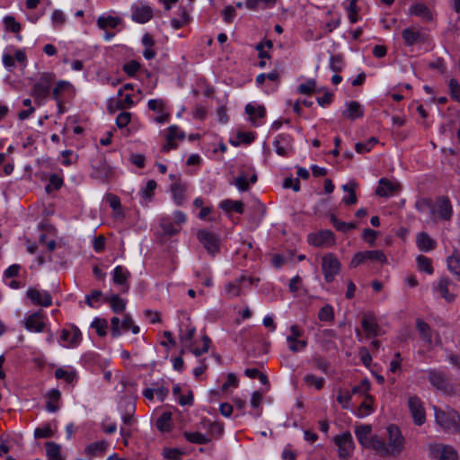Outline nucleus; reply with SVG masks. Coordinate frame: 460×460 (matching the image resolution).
<instances>
[{"instance_id":"1","label":"nucleus","mask_w":460,"mask_h":460,"mask_svg":"<svg viewBox=\"0 0 460 460\" xmlns=\"http://www.w3.org/2000/svg\"><path fill=\"white\" fill-rule=\"evenodd\" d=\"M355 435L358 443L365 448H372L378 454L387 453L385 442L377 436L372 435V428L370 425L360 424L355 428Z\"/></svg>"},{"instance_id":"2","label":"nucleus","mask_w":460,"mask_h":460,"mask_svg":"<svg viewBox=\"0 0 460 460\" xmlns=\"http://www.w3.org/2000/svg\"><path fill=\"white\" fill-rule=\"evenodd\" d=\"M434 411L438 425L447 432L460 434V415L456 411L453 409L443 411L436 406Z\"/></svg>"},{"instance_id":"3","label":"nucleus","mask_w":460,"mask_h":460,"mask_svg":"<svg viewBox=\"0 0 460 460\" xmlns=\"http://www.w3.org/2000/svg\"><path fill=\"white\" fill-rule=\"evenodd\" d=\"M388 444L385 443L387 453L380 454L383 456L399 455L404 448L405 439L401 430L395 425L387 428Z\"/></svg>"},{"instance_id":"4","label":"nucleus","mask_w":460,"mask_h":460,"mask_svg":"<svg viewBox=\"0 0 460 460\" xmlns=\"http://www.w3.org/2000/svg\"><path fill=\"white\" fill-rule=\"evenodd\" d=\"M422 206H427L430 209L431 214H438L443 220H450L452 217L451 202L449 199L445 196L439 197L434 205L428 200L422 201L421 204H420V202L416 204L418 210H421Z\"/></svg>"},{"instance_id":"5","label":"nucleus","mask_w":460,"mask_h":460,"mask_svg":"<svg viewBox=\"0 0 460 460\" xmlns=\"http://www.w3.org/2000/svg\"><path fill=\"white\" fill-rule=\"evenodd\" d=\"M55 75L52 73H42L37 83L34 84L31 95L35 101L45 99L49 93L50 87L55 80Z\"/></svg>"},{"instance_id":"6","label":"nucleus","mask_w":460,"mask_h":460,"mask_svg":"<svg viewBox=\"0 0 460 460\" xmlns=\"http://www.w3.org/2000/svg\"><path fill=\"white\" fill-rule=\"evenodd\" d=\"M197 238L210 255L214 256L219 252L220 238L217 234L210 231L201 229L198 231Z\"/></svg>"},{"instance_id":"7","label":"nucleus","mask_w":460,"mask_h":460,"mask_svg":"<svg viewBox=\"0 0 460 460\" xmlns=\"http://www.w3.org/2000/svg\"><path fill=\"white\" fill-rule=\"evenodd\" d=\"M334 443L338 447V454L341 458L348 459L350 457L355 449V444L349 431H345L335 437Z\"/></svg>"},{"instance_id":"8","label":"nucleus","mask_w":460,"mask_h":460,"mask_svg":"<svg viewBox=\"0 0 460 460\" xmlns=\"http://www.w3.org/2000/svg\"><path fill=\"white\" fill-rule=\"evenodd\" d=\"M402 38L406 46L411 47L418 43H425L427 41L428 35L422 29L411 26L402 31Z\"/></svg>"},{"instance_id":"9","label":"nucleus","mask_w":460,"mask_h":460,"mask_svg":"<svg viewBox=\"0 0 460 460\" xmlns=\"http://www.w3.org/2000/svg\"><path fill=\"white\" fill-rule=\"evenodd\" d=\"M322 269L325 280L332 282L341 270V263L332 254H328L323 258Z\"/></svg>"},{"instance_id":"10","label":"nucleus","mask_w":460,"mask_h":460,"mask_svg":"<svg viewBox=\"0 0 460 460\" xmlns=\"http://www.w3.org/2000/svg\"><path fill=\"white\" fill-rule=\"evenodd\" d=\"M408 407L416 425L420 426L425 422L426 415L422 402L416 395L410 396L408 399Z\"/></svg>"},{"instance_id":"11","label":"nucleus","mask_w":460,"mask_h":460,"mask_svg":"<svg viewBox=\"0 0 460 460\" xmlns=\"http://www.w3.org/2000/svg\"><path fill=\"white\" fill-rule=\"evenodd\" d=\"M400 190V183L392 181L386 178H382L378 181L376 194L379 197H391L398 193Z\"/></svg>"},{"instance_id":"12","label":"nucleus","mask_w":460,"mask_h":460,"mask_svg":"<svg viewBox=\"0 0 460 460\" xmlns=\"http://www.w3.org/2000/svg\"><path fill=\"white\" fill-rule=\"evenodd\" d=\"M130 272L123 266H117L113 270V283L120 287V292L127 293L129 289L128 279Z\"/></svg>"},{"instance_id":"13","label":"nucleus","mask_w":460,"mask_h":460,"mask_svg":"<svg viewBox=\"0 0 460 460\" xmlns=\"http://www.w3.org/2000/svg\"><path fill=\"white\" fill-rule=\"evenodd\" d=\"M132 20L138 23H146L153 17V10L149 5L135 4L131 7Z\"/></svg>"},{"instance_id":"14","label":"nucleus","mask_w":460,"mask_h":460,"mask_svg":"<svg viewBox=\"0 0 460 460\" xmlns=\"http://www.w3.org/2000/svg\"><path fill=\"white\" fill-rule=\"evenodd\" d=\"M26 296L32 303L41 306H50L52 305V297L47 291H40L36 288H29Z\"/></svg>"},{"instance_id":"15","label":"nucleus","mask_w":460,"mask_h":460,"mask_svg":"<svg viewBox=\"0 0 460 460\" xmlns=\"http://www.w3.org/2000/svg\"><path fill=\"white\" fill-rule=\"evenodd\" d=\"M292 137L288 134H279L275 138L273 145L279 155L286 156L288 149L291 147Z\"/></svg>"},{"instance_id":"16","label":"nucleus","mask_w":460,"mask_h":460,"mask_svg":"<svg viewBox=\"0 0 460 460\" xmlns=\"http://www.w3.org/2000/svg\"><path fill=\"white\" fill-rule=\"evenodd\" d=\"M23 323L24 327L30 332H41L45 327L40 313L31 314L23 321Z\"/></svg>"},{"instance_id":"17","label":"nucleus","mask_w":460,"mask_h":460,"mask_svg":"<svg viewBox=\"0 0 460 460\" xmlns=\"http://www.w3.org/2000/svg\"><path fill=\"white\" fill-rule=\"evenodd\" d=\"M428 378L430 384L438 390L446 391L447 387V381L443 372L436 369H429L428 371Z\"/></svg>"},{"instance_id":"18","label":"nucleus","mask_w":460,"mask_h":460,"mask_svg":"<svg viewBox=\"0 0 460 460\" xmlns=\"http://www.w3.org/2000/svg\"><path fill=\"white\" fill-rule=\"evenodd\" d=\"M134 102L132 100L131 94H126L121 98H116L111 100L109 102L108 110L111 112H114L118 110H124L132 107Z\"/></svg>"},{"instance_id":"19","label":"nucleus","mask_w":460,"mask_h":460,"mask_svg":"<svg viewBox=\"0 0 460 460\" xmlns=\"http://www.w3.org/2000/svg\"><path fill=\"white\" fill-rule=\"evenodd\" d=\"M310 243L315 246L331 243L334 241V234L331 230H323L320 233L310 235Z\"/></svg>"},{"instance_id":"20","label":"nucleus","mask_w":460,"mask_h":460,"mask_svg":"<svg viewBox=\"0 0 460 460\" xmlns=\"http://www.w3.org/2000/svg\"><path fill=\"white\" fill-rule=\"evenodd\" d=\"M343 116L354 120L358 118H361L364 115V110L361 104L356 101H351L347 103V109L342 112Z\"/></svg>"},{"instance_id":"21","label":"nucleus","mask_w":460,"mask_h":460,"mask_svg":"<svg viewBox=\"0 0 460 460\" xmlns=\"http://www.w3.org/2000/svg\"><path fill=\"white\" fill-rule=\"evenodd\" d=\"M416 329L419 332L420 338L426 343H432V331L429 325L422 319L418 318L416 320Z\"/></svg>"},{"instance_id":"22","label":"nucleus","mask_w":460,"mask_h":460,"mask_svg":"<svg viewBox=\"0 0 460 460\" xmlns=\"http://www.w3.org/2000/svg\"><path fill=\"white\" fill-rule=\"evenodd\" d=\"M417 244L422 252H429L436 247V242L425 232L417 235Z\"/></svg>"},{"instance_id":"23","label":"nucleus","mask_w":460,"mask_h":460,"mask_svg":"<svg viewBox=\"0 0 460 460\" xmlns=\"http://www.w3.org/2000/svg\"><path fill=\"white\" fill-rule=\"evenodd\" d=\"M410 14L422 18L425 21H431L432 14L428 6L422 3H417L410 8Z\"/></svg>"},{"instance_id":"24","label":"nucleus","mask_w":460,"mask_h":460,"mask_svg":"<svg viewBox=\"0 0 460 460\" xmlns=\"http://www.w3.org/2000/svg\"><path fill=\"white\" fill-rule=\"evenodd\" d=\"M291 334L287 337V341L289 343V349L293 352H297L300 350L297 346V341H299V338L302 336L303 332L297 325H292L290 327Z\"/></svg>"},{"instance_id":"25","label":"nucleus","mask_w":460,"mask_h":460,"mask_svg":"<svg viewBox=\"0 0 460 460\" xmlns=\"http://www.w3.org/2000/svg\"><path fill=\"white\" fill-rule=\"evenodd\" d=\"M450 279L447 277H441L438 283V291L441 295V296L447 302H453L455 300L456 296L454 294L449 293L448 285L450 284Z\"/></svg>"},{"instance_id":"26","label":"nucleus","mask_w":460,"mask_h":460,"mask_svg":"<svg viewBox=\"0 0 460 460\" xmlns=\"http://www.w3.org/2000/svg\"><path fill=\"white\" fill-rule=\"evenodd\" d=\"M245 112L250 116V119L255 127L260 125L255 121V118H264L266 115V110L264 106L259 105L255 107L251 103L245 106Z\"/></svg>"},{"instance_id":"27","label":"nucleus","mask_w":460,"mask_h":460,"mask_svg":"<svg viewBox=\"0 0 460 460\" xmlns=\"http://www.w3.org/2000/svg\"><path fill=\"white\" fill-rule=\"evenodd\" d=\"M92 174L94 178L102 181H108L112 174V168L105 162H102L99 167L94 168Z\"/></svg>"},{"instance_id":"28","label":"nucleus","mask_w":460,"mask_h":460,"mask_svg":"<svg viewBox=\"0 0 460 460\" xmlns=\"http://www.w3.org/2000/svg\"><path fill=\"white\" fill-rule=\"evenodd\" d=\"M104 300L111 305L112 311L116 314L122 313L125 310L126 302L117 294L105 296Z\"/></svg>"},{"instance_id":"29","label":"nucleus","mask_w":460,"mask_h":460,"mask_svg":"<svg viewBox=\"0 0 460 460\" xmlns=\"http://www.w3.org/2000/svg\"><path fill=\"white\" fill-rule=\"evenodd\" d=\"M357 187H358V184L354 181H350L349 183L344 184L342 186V190L349 193V196L344 197L342 199L344 204L349 206V205H353L357 202V196L355 193V190Z\"/></svg>"},{"instance_id":"30","label":"nucleus","mask_w":460,"mask_h":460,"mask_svg":"<svg viewBox=\"0 0 460 460\" xmlns=\"http://www.w3.org/2000/svg\"><path fill=\"white\" fill-rule=\"evenodd\" d=\"M121 19L114 16H100L97 20V24L100 29L107 30L108 28L114 29L120 24Z\"/></svg>"},{"instance_id":"31","label":"nucleus","mask_w":460,"mask_h":460,"mask_svg":"<svg viewBox=\"0 0 460 460\" xmlns=\"http://www.w3.org/2000/svg\"><path fill=\"white\" fill-rule=\"evenodd\" d=\"M448 270L456 277L457 280H460V257L458 254L454 252L447 260Z\"/></svg>"},{"instance_id":"32","label":"nucleus","mask_w":460,"mask_h":460,"mask_svg":"<svg viewBox=\"0 0 460 460\" xmlns=\"http://www.w3.org/2000/svg\"><path fill=\"white\" fill-rule=\"evenodd\" d=\"M171 191L172 194V199L176 205L180 206L182 204L184 200V192L185 187L181 184V181H175L171 186Z\"/></svg>"},{"instance_id":"33","label":"nucleus","mask_w":460,"mask_h":460,"mask_svg":"<svg viewBox=\"0 0 460 460\" xmlns=\"http://www.w3.org/2000/svg\"><path fill=\"white\" fill-rule=\"evenodd\" d=\"M81 332L78 329H75L73 333L67 330H63L61 333V340L67 342L66 346H75L81 340Z\"/></svg>"},{"instance_id":"34","label":"nucleus","mask_w":460,"mask_h":460,"mask_svg":"<svg viewBox=\"0 0 460 460\" xmlns=\"http://www.w3.org/2000/svg\"><path fill=\"white\" fill-rule=\"evenodd\" d=\"M45 446L49 460H64L61 456L60 445L55 442H47Z\"/></svg>"},{"instance_id":"35","label":"nucleus","mask_w":460,"mask_h":460,"mask_svg":"<svg viewBox=\"0 0 460 460\" xmlns=\"http://www.w3.org/2000/svg\"><path fill=\"white\" fill-rule=\"evenodd\" d=\"M362 328L368 335H378L377 330L379 327L371 315H366L363 317Z\"/></svg>"},{"instance_id":"36","label":"nucleus","mask_w":460,"mask_h":460,"mask_svg":"<svg viewBox=\"0 0 460 460\" xmlns=\"http://www.w3.org/2000/svg\"><path fill=\"white\" fill-rule=\"evenodd\" d=\"M243 203L240 200L226 199L220 203V208L226 211L234 210L238 214L243 213Z\"/></svg>"},{"instance_id":"37","label":"nucleus","mask_w":460,"mask_h":460,"mask_svg":"<svg viewBox=\"0 0 460 460\" xmlns=\"http://www.w3.org/2000/svg\"><path fill=\"white\" fill-rule=\"evenodd\" d=\"M60 392L58 389H52L49 393V400L46 403V409L50 412H55L58 410L57 402L60 399Z\"/></svg>"},{"instance_id":"38","label":"nucleus","mask_w":460,"mask_h":460,"mask_svg":"<svg viewBox=\"0 0 460 460\" xmlns=\"http://www.w3.org/2000/svg\"><path fill=\"white\" fill-rule=\"evenodd\" d=\"M183 436L189 442L198 445L208 444L210 441L208 438H207L205 435L199 432L185 431L183 433Z\"/></svg>"},{"instance_id":"39","label":"nucleus","mask_w":460,"mask_h":460,"mask_svg":"<svg viewBox=\"0 0 460 460\" xmlns=\"http://www.w3.org/2000/svg\"><path fill=\"white\" fill-rule=\"evenodd\" d=\"M160 225H161V227H162L163 231H164V234L168 235V236L175 235L181 230L180 226H177L174 223L171 222L170 220H168L166 218H163L161 220V224Z\"/></svg>"},{"instance_id":"40","label":"nucleus","mask_w":460,"mask_h":460,"mask_svg":"<svg viewBox=\"0 0 460 460\" xmlns=\"http://www.w3.org/2000/svg\"><path fill=\"white\" fill-rule=\"evenodd\" d=\"M364 257L366 261H373L380 263H385L387 261L386 256L382 251L374 250V251H365L363 252Z\"/></svg>"},{"instance_id":"41","label":"nucleus","mask_w":460,"mask_h":460,"mask_svg":"<svg viewBox=\"0 0 460 460\" xmlns=\"http://www.w3.org/2000/svg\"><path fill=\"white\" fill-rule=\"evenodd\" d=\"M172 413L169 411L164 412L156 420V428L160 431H169Z\"/></svg>"},{"instance_id":"42","label":"nucleus","mask_w":460,"mask_h":460,"mask_svg":"<svg viewBox=\"0 0 460 460\" xmlns=\"http://www.w3.org/2000/svg\"><path fill=\"white\" fill-rule=\"evenodd\" d=\"M179 16L180 18H172L171 21V24L175 30H178L184 26L189 22L190 19L189 14L185 8L180 9Z\"/></svg>"},{"instance_id":"43","label":"nucleus","mask_w":460,"mask_h":460,"mask_svg":"<svg viewBox=\"0 0 460 460\" xmlns=\"http://www.w3.org/2000/svg\"><path fill=\"white\" fill-rule=\"evenodd\" d=\"M106 447L107 444L105 441H98L88 445L85 448V452L87 455L93 456L98 453H103L106 450Z\"/></svg>"},{"instance_id":"44","label":"nucleus","mask_w":460,"mask_h":460,"mask_svg":"<svg viewBox=\"0 0 460 460\" xmlns=\"http://www.w3.org/2000/svg\"><path fill=\"white\" fill-rule=\"evenodd\" d=\"M70 83L66 81H58L56 86L52 89V97L58 102H60L62 93L70 87Z\"/></svg>"},{"instance_id":"45","label":"nucleus","mask_w":460,"mask_h":460,"mask_svg":"<svg viewBox=\"0 0 460 460\" xmlns=\"http://www.w3.org/2000/svg\"><path fill=\"white\" fill-rule=\"evenodd\" d=\"M344 67V58L341 54L332 56L330 58V68L333 72H341Z\"/></svg>"},{"instance_id":"46","label":"nucleus","mask_w":460,"mask_h":460,"mask_svg":"<svg viewBox=\"0 0 460 460\" xmlns=\"http://www.w3.org/2000/svg\"><path fill=\"white\" fill-rule=\"evenodd\" d=\"M240 191H247L250 188L248 181V175L242 172L239 176H237L233 182Z\"/></svg>"},{"instance_id":"47","label":"nucleus","mask_w":460,"mask_h":460,"mask_svg":"<svg viewBox=\"0 0 460 460\" xmlns=\"http://www.w3.org/2000/svg\"><path fill=\"white\" fill-rule=\"evenodd\" d=\"M185 137V133L180 128L173 125L168 128V132L166 135V140H183Z\"/></svg>"},{"instance_id":"48","label":"nucleus","mask_w":460,"mask_h":460,"mask_svg":"<svg viewBox=\"0 0 460 460\" xmlns=\"http://www.w3.org/2000/svg\"><path fill=\"white\" fill-rule=\"evenodd\" d=\"M318 318L321 321L325 322L333 321L334 313L332 306L330 305H325L324 306H323L318 313Z\"/></svg>"},{"instance_id":"49","label":"nucleus","mask_w":460,"mask_h":460,"mask_svg":"<svg viewBox=\"0 0 460 460\" xmlns=\"http://www.w3.org/2000/svg\"><path fill=\"white\" fill-rule=\"evenodd\" d=\"M417 262L420 270L425 271L429 274H431L433 272L431 260L429 258L423 255H420L417 258Z\"/></svg>"},{"instance_id":"50","label":"nucleus","mask_w":460,"mask_h":460,"mask_svg":"<svg viewBox=\"0 0 460 460\" xmlns=\"http://www.w3.org/2000/svg\"><path fill=\"white\" fill-rule=\"evenodd\" d=\"M304 381L307 385H313L317 390H320L323 388L324 384V379L322 377H317L315 375L308 374L305 376Z\"/></svg>"},{"instance_id":"51","label":"nucleus","mask_w":460,"mask_h":460,"mask_svg":"<svg viewBox=\"0 0 460 460\" xmlns=\"http://www.w3.org/2000/svg\"><path fill=\"white\" fill-rule=\"evenodd\" d=\"M91 327L94 328L99 336L106 335L107 321L105 319L95 318L91 323Z\"/></svg>"},{"instance_id":"52","label":"nucleus","mask_w":460,"mask_h":460,"mask_svg":"<svg viewBox=\"0 0 460 460\" xmlns=\"http://www.w3.org/2000/svg\"><path fill=\"white\" fill-rule=\"evenodd\" d=\"M55 376L58 379H64L67 384H72L75 379V373L68 372L60 367L55 371Z\"/></svg>"},{"instance_id":"53","label":"nucleus","mask_w":460,"mask_h":460,"mask_svg":"<svg viewBox=\"0 0 460 460\" xmlns=\"http://www.w3.org/2000/svg\"><path fill=\"white\" fill-rule=\"evenodd\" d=\"M450 96L453 100L460 102V84L456 79H451L448 84Z\"/></svg>"},{"instance_id":"54","label":"nucleus","mask_w":460,"mask_h":460,"mask_svg":"<svg viewBox=\"0 0 460 460\" xmlns=\"http://www.w3.org/2000/svg\"><path fill=\"white\" fill-rule=\"evenodd\" d=\"M316 82L314 79H309L305 84L298 86V92L302 94H310L316 90Z\"/></svg>"},{"instance_id":"55","label":"nucleus","mask_w":460,"mask_h":460,"mask_svg":"<svg viewBox=\"0 0 460 460\" xmlns=\"http://www.w3.org/2000/svg\"><path fill=\"white\" fill-rule=\"evenodd\" d=\"M4 23L6 30L11 31L12 32H19L21 30V25L19 22L15 21V18L12 15H7L4 18Z\"/></svg>"},{"instance_id":"56","label":"nucleus","mask_w":460,"mask_h":460,"mask_svg":"<svg viewBox=\"0 0 460 460\" xmlns=\"http://www.w3.org/2000/svg\"><path fill=\"white\" fill-rule=\"evenodd\" d=\"M312 361L316 368H318L319 370L323 371L325 374H328L330 364L322 356H314L312 358Z\"/></svg>"},{"instance_id":"57","label":"nucleus","mask_w":460,"mask_h":460,"mask_svg":"<svg viewBox=\"0 0 460 460\" xmlns=\"http://www.w3.org/2000/svg\"><path fill=\"white\" fill-rule=\"evenodd\" d=\"M155 188L156 182L154 180L148 181L146 187L141 190V196L144 199L150 200L154 195Z\"/></svg>"},{"instance_id":"58","label":"nucleus","mask_w":460,"mask_h":460,"mask_svg":"<svg viewBox=\"0 0 460 460\" xmlns=\"http://www.w3.org/2000/svg\"><path fill=\"white\" fill-rule=\"evenodd\" d=\"M63 184V180L57 174H52L49 177V183L46 186V191L49 193L53 189L58 190Z\"/></svg>"},{"instance_id":"59","label":"nucleus","mask_w":460,"mask_h":460,"mask_svg":"<svg viewBox=\"0 0 460 460\" xmlns=\"http://www.w3.org/2000/svg\"><path fill=\"white\" fill-rule=\"evenodd\" d=\"M457 453L452 447L448 446H445L441 451V456L439 460H456Z\"/></svg>"},{"instance_id":"60","label":"nucleus","mask_w":460,"mask_h":460,"mask_svg":"<svg viewBox=\"0 0 460 460\" xmlns=\"http://www.w3.org/2000/svg\"><path fill=\"white\" fill-rule=\"evenodd\" d=\"M226 292L230 297H236L241 295V288L239 283L229 282L226 285Z\"/></svg>"},{"instance_id":"61","label":"nucleus","mask_w":460,"mask_h":460,"mask_svg":"<svg viewBox=\"0 0 460 460\" xmlns=\"http://www.w3.org/2000/svg\"><path fill=\"white\" fill-rule=\"evenodd\" d=\"M370 387V384L367 379H363L358 385H355L351 389V395L352 394H365Z\"/></svg>"},{"instance_id":"62","label":"nucleus","mask_w":460,"mask_h":460,"mask_svg":"<svg viewBox=\"0 0 460 460\" xmlns=\"http://www.w3.org/2000/svg\"><path fill=\"white\" fill-rule=\"evenodd\" d=\"M131 119V113L128 111L120 112L116 118V124L119 128H122L126 127Z\"/></svg>"},{"instance_id":"63","label":"nucleus","mask_w":460,"mask_h":460,"mask_svg":"<svg viewBox=\"0 0 460 460\" xmlns=\"http://www.w3.org/2000/svg\"><path fill=\"white\" fill-rule=\"evenodd\" d=\"M140 68V64L136 60H131L123 66V71L130 76H133Z\"/></svg>"},{"instance_id":"64","label":"nucleus","mask_w":460,"mask_h":460,"mask_svg":"<svg viewBox=\"0 0 460 460\" xmlns=\"http://www.w3.org/2000/svg\"><path fill=\"white\" fill-rule=\"evenodd\" d=\"M52 436H53V431L49 426H45L43 428H37L34 431L35 438H51Z\"/></svg>"}]
</instances>
